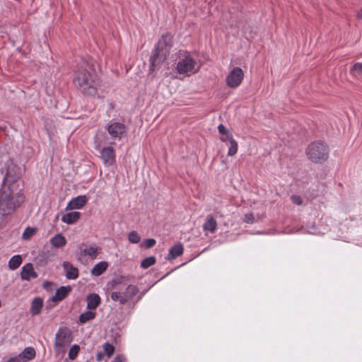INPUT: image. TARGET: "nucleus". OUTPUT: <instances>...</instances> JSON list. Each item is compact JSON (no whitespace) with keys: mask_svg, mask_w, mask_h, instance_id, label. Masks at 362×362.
I'll list each match as a JSON object with an SVG mask.
<instances>
[{"mask_svg":"<svg viewBox=\"0 0 362 362\" xmlns=\"http://www.w3.org/2000/svg\"><path fill=\"white\" fill-rule=\"evenodd\" d=\"M1 172L4 174L0 187V216L3 219L12 215L22 206L25 196L21 180V169L12 160H7Z\"/></svg>","mask_w":362,"mask_h":362,"instance_id":"obj_1","label":"nucleus"},{"mask_svg":"<svg viewBox=\"0 0 362 362\" xmlns=\"http://www.w3.org/2000/svg\"><path fill=\"white\" fill-rule=\"evenodd\" d=\"M74 82L83 94L95 95L99 86V81L95 74L93 65L88 62H82L75 72Z\"/></svg>","mask_w":362,"mask_h":362,"instance_id":"obj_2","label":"nucleus"},{"mask_svg":"<svg viewBox=\"0 0 362 362\" xmlns=\"http://www.w3.org/2000/svg\"><path fill=\"white\" fill-rule=\"evenodd\" d=\"M173 45V36L166 33L160 37L150 58V69L154 71L165 61Z\"/></svg>","mask_w":362,"mask_h":362,"instance_id":"obj_3","label":"nucleus"},{"mask_svg":"<svg viewBox=\"0 0 362 362\" xmlns=\"http://www.w3.org/2000/svg\"><path fill=\"white\" fill-rule=\"evenodd\" d=\"M176 69L180 74L190 76L199 71L200 65L189 52L180 50L177 52Z\"/></svg>","mask_w":362,"mask_h":362,"instance_id":"obj_4","label":"nucleus"},{"mask_svg":"<svg viewBox=\"0 0 362 362\" xmlns=\"http://www.w3.org/2000/svg\"><path fill=\"white\" fill-rule=\"evenodd\" d=\"M328 153L327 146L321 141L311 143L306 150L308 158L314 163L325 161L328 158Z\"/></svg>","mask_w":362,"mask_h":362,"instance_id":"obj_5","label":"nucleus"},{"mask_svg":"<svg viewBox=\"0 0 362 362\" xmlns=\"http://www.w3.org/2000/svg\"><path fill=\"white\" fill-rule=\"evenodd\" d=\"M139 292V288L133 284L128 285L124 290H115L111 293V298L121 305L134 301Z\"/></svg>","mask_w":362,"mask_h":362,"instance_id":"obj_6","label":"nucleus"},{"mask_svg":"<svg viewBox=\"0 0 362 362\" xmlns=\"http://www.w3.org/2000/svg\"><path fill=\"white\" fill-rule=\"evenodd\" d=\"M106 130L110 137L115 140H121L122 138L125 137L127 134V128L126 125L119 122H114L108 124L106 126Z\"/></svg>","mask_w":362,"mask_h":362,"instance_id":"obj_7","label":"nucleus"},{"mask_svg":"<svg viewBox=\"0 0 362 362\" xmlns=\"http://www.w3.org/2000/svg\"><path fill=\"white\" fill-rule=\"evenodd\" d=\"M72 341L71 331L66 327L59 328L55 336L54 346L56 350L64 348Z\"/></svg>","mask_w":362,"mask_h":362,"instance_id":"obj_8","label":"nucleus"},{"mask_svg":"<svg viewBox=\"0 0 362 362\" xmlns=\"http://www.w3.org/2000/svg\"><path fill=\"white\" fill-rule=\"evenodd\" d=\"M243 77V71L239 67H234L226 77V84L230 88H237L242 83Z\"/></svg>","mask_w":362,"mask_h":362,"instance_id":"obj_9","label":"nucleus"},{"mask_svg":"<svg viewBox=\"0 0 362 362\" xmlns=\"http://www.w3.org/2000/svg\"><path fill=\"white\" fill-rule=\"evenodd\" d=\"M100 158L105 166H111L115 163V150L111 146H105L100 151Z\"/></svg>","mask_w":362,"mask_h":362,"instance_id":"obj_10","label":"nucleus"},{"mask_svg":"<svg viewBox=\"0 0 362 362\" xmlns=\"http://www.w3.org/2000/svg\"><path fill=\"white\" fill-rule=\"evenodd\" d=\"M38 275L35 271L33 264L27 263L22 268L21 272V278L24 281H30L33 279L37 278Z\"/></svg>","mask_w":362,"mask_h":362,"instance_id":"obj_11","label":"nucleus"},{"mask_svg":"<svg viewBox=\"0 0 362 362\" xmlns=\"http://www.w3.org/2000/svg\"><path fill=\"white\" fill-rule=\"evenodd\" d=\"M62 267L66 279L74 280L78 277L79 272L78 268L74 267L71 262L64 261L62 263Z\"/></svg>","mask_w":362,"mask_h":362,"instance_id":"obj_12","label":"nucleus"},{"mask_svg":"<svg viewBox=\"0 0 362 362\" xmlns=\"http://www.w3.org/2000/svg\"><path fill=\"white\" fill-rule=\"evenodd\" d=\"M88 202L86 195H80L73 198L67 204L66 209H81Z\"/></svg>","mask_w":362,"mask_h":362,"instance_id":"obj_13","label":"nucleus"},{"mask_svg":"<svg viewBox=\"0 0 362 362\" xmlns=\"http://www.w3.org/2000/svg\"><path fill=\"white\" fill-rule=\"evenodd\" d=\"M43 307V300L40 297L35 298L31 303L30 313L31 315L35 316L41 313Z\"/></svg>","mask_w":362,"mask_h":362,"instance_id":"obj_14","label":"nucleus"},{"mask_svg":"<svg viewBox=\"0 0 362 362\" xmlns=\"http://www.w3.org/2000/svg\"><path fill=\"white\" fill-rule=\"evenodd\" d=\"M217 228V221L212 216H207L204 223L203 224V230L206 232L214 233Z\"/></svg>","mask_w":362,"mask_h":362,"instance_id":"obj_15","label":"nucleus"},{"mask_svg":"<svg viewBox=\"0 0 362 362\" xmlns=\"http://www.w3.org/2000/svg\"><path fill=\"white\" fill-rule=\"evenodd\" d=\"M71 288L70 286H61L56 291L54 296H53L52 298V300L54 302L62 300L71 291Z\"/></svg>","mask_w":362,"mask_h":362,"instance_id":"obj_16","label":"nucleus"},{"mask_svg":"<svg viewBox=\"0 0 362 362\" xmlns=\"http://www.w3.org/2000/svg\"><path fill=\"white\" fill-rule=\"evenodd\" d=\"M100 303V298L96 293L90 294L87 296V308L95 310Z\"/></svg>","mask_w":362,"mask_h":362,"instance_id":"obj_17","label":"nucleus"},{"mask_svg":"<svg viewBox=\"0 0 362 362\" xmlns=\"http://www.w3.org/2000/svg\"><path fill=\"white\" fill-rule=\"evenodd\" d=\"M107 267L108 263L107 262H100L93 267L90 273L93 276H98L104 273L107 270Z\"/></svg>","mask_w":362,"mask_h":362,"instance_id":"obj_18","label":"nucleus"},{"mask_svg":"<svg viewBox=\"0 0 362 362\" xmlns=\"http://www.w3.org/2000/svg\"><path fill=\"white\" fill-rule=\"evenodd\" d=\"M81 213L78 211L69 212L62 217V221L67 224L76 223L80 218Z\"/></svg>","mask_w":362,"mask_h":362,"instance_id":"obj_19","label":"nucleus"},{"mask_svg":"<svg viewBox=\"0 0 362 362\" xmlns=\"http://www.w3.org/2000/svg\"><path fill=\"white\" fill-rule=\"evenodd\" d=\"M183 253V246L181 244H177L172 247L169 250V252L168 255V259L171 260L174 259L176 257L182 255Z\"/></svg>","mask_w":362,"mask_h":362,"instance_id":"obj_20","label":"nucleus"},{"mask_svg":"<svg viewBox=\"0 0 362 362\" xmlns=\"http://www.w3.org/2000/svg\"><path fill=\"white\" fill-rule=\"evenodd\" d=\"M35 354L36 352L34 348L27 347L19 355L20 356H21V358L23 361V362H28L33 359L35 356Z\"/></svg>","mask_w":362,"mask_h":362,"instance_id":"obj_21","label":"nucleus"},{"mask_svg":"<svg viewBox=\"0 0 362 362\" xmlns=\"http://www.w3.org/2000/svg\"><path fill=\"white\" fill-rule=\"evenodd\" d=\"M50 243L54 247H62L66 243V238L60 233L55 235L50 240Z\"/></svg>","mask_w":362,"mask_h":362,"instance_id":"obj_22","label":"nucleus"},{"mask_svg":"<svg viewBox=\"0 0 362 362\" xmlns=\"http://www.w3.org/2000/svg\"><path fill=\"white\" fill-rule=\"evenodd\" d=\"M23 262V258L21 255L13 256L8 261V267L11 270H16Z\"/></svg>","mask_w":362,"mask_h":362,"instance_id":"obj_23","label":"nucleus"},{"mask_svg":"<svg viewBox=\"0 0 362 362\" xmlns=\"http://www.w3.org/2000/svg\"><path fill=\"white\" fill-rule=\"evenodd\" d=\"M95 317V313L88 310L81 313L78 317V321L81 324L86 323Z\"/></svg>","mask_w":362,"mask_h":362,"instance_id":"obj_24","label":"nucleus"},{"mask_svg":"<svg viewBox=\"0 0 362 362\" xmlns=\"http://www.w3.org/2000/svg\"><path fill=\"white\" fill-rule=\"evenodd\" d=\"M81 252L82 255L85 256H88L91 259H95L98 256V247L90 246L84 248Z\"/></svg>","mask_w":362,"mask_h":362,"instance_id":"obj_25","label":"nucleus"},{"mask_svg":"<svg viewBox=\"0 0 362 362\" xmlns=\"http://www.w3.org/2000/svg\"><path fill=\"white\" fill-rule=\"evenodd\" d=\"M156 263V258L153 256L148 257L143 259L141 263V267L143 269H147Z\"/></svg>","mask_w":362,"mask_h":362,"instance_id":"obj_26","label":"nucleus"},{"mask_svg":"<svg viewBox=\"0 0 362 362\" xmlns=\"http://www.w3.org/2000/svg\"><path fill=\"white\" fill-rule=\"evenodd\" d=\"M103 349L104 353L109 358L111 357L113 355L114 351H115V347H114V346L112 344L108 343V342L105 343L103 345Z\"/></svg>","mask_w":362,"mask_h":362,"instance_id":"obj_27","label":"nucleus"},{"mask_svg":"<svg viewBox=\"0 0 362 362\" xmlns=\"http://www.w3.org/2000/svg\"><path fill=\"white\" fill-rule=\"evenodd\" d=\"M79 350V346L77 344H74L69 349V358L70 360H74L77 357Z\"/></svg>","mask_w":362,"mask_h":362,"instance_id":"obj_28","label":"nucleus"},{"mask_svg":"<svg viewBox=\"0 0 362 362\" xmlns=\"http://www.w3.org/2000/svg\"><path fill=\"white\" fill-rule=\"evenodd\" d=\"M128 240L131 243L136 244L141 240V237L136 231H132L128 235Z\"/></svg>","mask_w":362,"mask_h":362,"instance_id":"obj_29","label":"nucleus"},{"mask_svg":"<svg viewBox=\"0 0 362 362\" xmlns=\"http://www.w3.org/2000/svg\"><path fill=\"white\" fill-rule=\"evenodd\" d=\"M230 147L228 151V156H233L237 153L238 151V143L237 141L234 140H231V142L230 143Z\"/></svg>","mask_w":362,"mask_h":362,"instance_id":"obj_30","label":"nucleus"},{"mask_svg":"<svg viewBox=\"0 0 362 362\" xmlns=\"http://www.w3.org/2000/svg\"><path fill=\"white\" fill-rule=\"evenodd\" d=\"M351 72L356 76L362 75V63H356L351 68Z\"/></svg>","mask_w":362,"mask_h":362,"instance_id":"obj_31","label":"nucleus"},{"mask_svg":"<svg viewBox=\"0 0 362 362\" xmlns=\"http://www.w3.org/2000/svg\"><path fill=\"white\" fill-rule=\"evenodd\" d=\"M36 232V229L34 228L28 227L25 229L22 238L24 240L30 238Z\"/></svg>","mask_w":362,"mask_h":362,"instance_id":"obj_32","label":"nucleus"},{"mask_svg":"<svg viewBox=\"0 0 362 362\" xmlns=\"http://www.w3.org/2000/svg\"><path fill=\"white\" fill-rule=\"evenodd\" d=\"M156 240L153 238H148L141 243V247L146 249L151 248L156 245Z\"/></svg>","mask_w":362,"mask_h":362,"instance_id":"obj_33","label":"nucleus"},{"mask_svg":"<svg viewBox=\"0 0 362 362\" xmlns=\"http://www.w3.org/2000/svg\"><path fill=\"white\" fill-rule=\"evenodd\" d=\"M220 139L223 142H226V141H229L230 143L231 142V140H234V139L233 137V135L230 133H227L225 135H221V136L220 137Z\"/></svg>","mask_w":362,"mask_h":362,"instance_id":"obj_34","label":"nucleus"},{"mask_svg":"<svg viewBox=\"0 0 362 362\" xmlns=\"http://www.w3.org/2000/svg\"><path fill=\"white\" fill-rule=\"evenodd\" d=\"M244 221L247 223H252L255 222V217L252 214H247L245 215Z\"/></svg>","mask_w":362,"mask_h":362,"instance_id":"obj_35","label":"nucleus"},{"mask_svg":"<svg viewBox=\"0 0 362 362\" xmlns=\"http://www.w3.org/2000/svg\"><path fill=\"white\" fill-rule=\"evenodd\" d=\"M291 200L296 205H300L302 204V199L300 196L293 195L291 197Z\"/></svg>","mask_w":362,"mask_h":362,"instance_id":"obj_36","label":"nucleus"},{"mask_svg":"<svg viewBox=\"0 0 362 362\" xmlns=\"http://www.w3.org/2000/svg\"><path fill=\"white\" fill-rule=\"evenodd\" d=\"M218 132L221 134V135H225L227 133H230L226 129V127L223 125V124H219L218 127Z\"/></svg>","mask_w":362,"mask_h":362,"instance_id":"obj_37","label":"nucleus"},{"mask_svg":"<svg viewBox=\"0 0 362 362\" xmlns=\"http://www.w3.org/2000/svg\"><path fill=\"white\" fill-rule=\"evenodd\" d=\"M7 362H23V361L22 360L21 356L18 354L16 356L9 358Z\"/></svg>","mask_w":362,"mask_h":362,"instance_id":"obj_38","label":"nucleus"},{"mask_svg":"<svg viewBox=\"0 0 362 362\" xmlns=\"http://www.w3.org/2000/svg\"><path fill=\"white\" fill-rule=\"evenodd\" d=\"M112 362H126V358L122 356H117Z\"/></svg>","mask_w":362,"mask_h":362,"instance_id":"obj_39","label":"nucleus"},{"mask_svg":"<svg viewBox=\"0 0 362 362\" xmlns=\"http://www.w3.org/2000/svg\"><path fill=\"white\" fill-rule=\"evenodd\" d=\"M103 358V354L101 352H98L96 355V359L98 361H101Z\"/></svg>","mask_w":362,"mask_h":362,"instance_id":"obj_40","label":"nucleus"},{"mask_svg":"<svg viewBox=\"0 0 362 362\" xmlns=\"http://www.w3.org/2000/svg\"><path fill=\"white\" fill-rule=\"evenodd\" d=\"M357 17H358V18L362 19V8H361V11L358 13V14H357Z\"/></svg>","mask_w":362,"mask_h":362,"instance_id":"obj_41","label":"nucleus"},{"mask_svg":"<svg viewBox=\"0 0 362 362\" xmlns=\"http://www.w3.org/2000/svg\"><path fill=\"white\" fill-rule=\"evenodd\" d=\"M141 299V297H139L136 302H138Z\"/></svg>","mask_w":362,"mask_h":362,"instance_id":"obj_42","label":"nucleus"}]
</instances>
